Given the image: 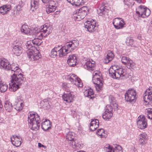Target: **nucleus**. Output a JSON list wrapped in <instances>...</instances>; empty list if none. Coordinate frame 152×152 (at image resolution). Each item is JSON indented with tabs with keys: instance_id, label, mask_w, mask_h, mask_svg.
Instances as JSON below:
<instances>
[{
	"instance_id": "obj_11",
	"label": "nucleus",
	"mask_w": 152,
	"mask_h": 152,
	"mask_svg": "<svg viewBox=\"0 0 152 152\" xmlns=\"http://www.w3.org/2000/svg\"><path fill=\"white\" fill-rule=\"evenodd\" d=\"M136 12L139 17L144 18L149 15L151 12L150 10L145 6L140 5L136 9Z\"/></svg>"
},
{
	"instance_id": "obj_19",
	"label": "nucleus",
	"mask_w": 152,
	"mask_h": 152,
	"mask_svg": "<svg viewBox=\"0 0 152 152\" xmlns=\"http://www.w3.org/2000/svg\"><path fill=\"white\" fill-rule=\"evenodd\" d=\"M10 139L12 144L14 146L18 147L20 145L21 143V138L20 137L13 135L11 137Z\"/></svg>"
},
{
	"instance_id": "obj_38",
	"label": "nucleus",
	"mask_w": 152,
	"mask_h": 152,
	"mask_svg": "<svg viewBox=\"0 0 152 152\" xmlns=\"http://www.w3.org/2000/svg\"><path fill=\"white\" fill-rule=\"evenodd\" d=\"M114 147L113 148V152H122V148L120 145H115Z\"/></svg>"
},
{
	"instance_id": "obj_24",
	"label": "nucleus",
	"mask_w": 152,
	"mask_h": 152,
	"mask_svg": "<svg viewBox=\"0 0 152 152\" xmlns=\"http://www.w3.org/2000/svg\"><path fill=\"white\" fill-rule=\"evenodd\" d=\"M75 133L72 132H69L67 134L66 136V142H67L69 145L71 144L75 140Z\"/></svg>"
},
{
	"instance_id": "obj_30",
	"label": "nucleus",
	"mask_w": 152,
	"mask_h": 152,
	"mask_svg": "<svg viewBox=\"0 0 152 152\" xmlns=\"http://www.w3.org/2000/svg\"><path fill=\"white\" fill-rule=\"evenodd\" d=\"M94 92L91 88H90V89L86 90L84 92V94L85 96L88 97L90 99H92L94 97Z\"/></svg>"
},
{
	"instance_id": "obj_39",
	"label": "nucleus",
	"mask_w": 152,
	"mask_h": 152,
	"mask_svg": "<svg viewBox=\"0 0 152 152\" xmlns=\"http://www.w3.org/2000/svg\"><path fill=\"white\" fill-rule=\"evenodd\" d=\"M48 7H47L46 10V12L47 13L49 14L53 12L56 10V7H51L48 5Z\"/></svg>"
},
{
	"instance_id": "obj_43",
	"label": "nucleus",
	"mask_w": 152,
	"mask_h": 152,
	"mask_svg": "<svg viewBox=\"0 0 152 152\" xmlns=\"http://www.w3.org/2000/svg\"><path fill=\"white\" fill-rule=\"evenodd\" d=\"M133 40L131 37H127L126 39V42L127 45H132L133 43Z\"/></svg>"
},
{
	"instance_id": "obj_22",
	"label": "nucleus",
	"mask_w": 152,
	"mask_h": 152,
	"mask_svg": "<svg viewBox=\"0 0 152 152\" xmlns=\"http://www.w3.org/2000/svg\"><path fill=\"white\" fill-rule=\"evenodd\" d=\"M21 31L22 32H23L26 34L31 35L33 34L34 33L35 30L30 29L28 28V26L26 25H23L21 28Z\"/></svg>"
},
{
	"instance_id": "obj_18",
	"label": "nucleus",
	"mask_w": 152,
	"mask_h": 152,
	"mask_svg": "<svg viewBox=\"0 0 152 152\" xmlns=\"http://www.w3.org/2000/svg\"><path fill=\"white\" fill-rule=\"evenodd\" d=\"M77 60L75 55L71 54L68 58L67 63L69 65L71 66H74L76 65Z\"/></svg>"
},
{
	"instance_id": "obj_15",
	"label": "nucleus",
	"mask_w": 152,
	"mask_h": 152,
	"mask_svg": "<svg viewBox=\"0 0 152 152\" xmlns=\"http://www.w3.org/2000/svg\"><path fill=\"white\" fill-rule=\"evenodd\" d=\"M143 99L146 103H149L152 100V87L147 89L143 95Z\"/></svg>"
},
{
	"instance_id": "obj_28",
	"label": "nucleus",
	"mask_w": 152,
	"mask_h": 152,
	"mask_svg": "<svg viewBox=\"0 0 152 152\" xmlns=\"http://www.w3.org/2000/svg\"><path fill=\"white\" fill-rule=\"evenodd\" d=\"M41 127L42 129L45 131L50 128V121L45 120V121L42 122Z\"/></svg>"
},
{
	"instance_id": "obj_25",
	"label": "nucleus",
	"mask_w": 152,
	"mask_h": 152,
	"mask_svg": "<svg viewBox=\"0 0 152 152\" xmlns=\"http://www.w3.org/2000/svg\"><path fill=\"white\" fill-rule=\"evenodd\" d=\"M87 15V13L83 12H80L78 11V13L73 15L74 18L75 20L79 21L84 18Z\"/></svg>"
},
{
	"instance_id": "obj_48",
	"label": "nucleus",
	"mask_w": 152,
	"mask_h": 152,
	"mask_svg": "<svg viewBox=\"0 0 152 152\" xmlns=\"http://www.w3.org/2000/svg\"><path fill=\"white\" fill-rule=\"evenodd\" d=\"M63 86L66 92H68L69 91H68V90L69 91V90L68 89L70 88V87L69 84L66 83H64L63 84Z\"/></svg>"
},
{
	"instance_id": "obj_56",
	"label": "nucleus",
	"mask_w": 152,
	"mask_h": 152,
	"mask_svg": "<svg viewBox=\"0 0 152 152\" xmlns=\"http://www.w3.org/2000/svg\"><path fill=\"white\" fill-rule=\"evenodd\" d=\"M138 3H141L142 2V0H135Z\"/></svg>"
},
{
	"instance_id": "obj_4",
	"label": "nucleus",
	"mask_w": 152,
	"mask_h": 152,
	"mask_svg": "<svg viewBox=\"0 0 152 152\" xmlns=\"http://www.w3.org/2000/svg\"><path fill=\"white\" fill-rule=\"evenodd\" d=\"M28 115V122L31 129L34 131L38 130L40 125V120L37 114L33 112L29 113Z\"/></svg>"
},
{
	"instance_id": "obj_46",
	"label": "nucleus",
	"mask_w": 152,
	"mask_h": 152,
	"mask_svg": "<svg viewBox=\"0 0 152 152\" xmlns=\"http://www.w3.org/2000/svg\"><path fill=\"white\" fill-rule=\"evenodd\" d=\"M80 80V79L79 77H77L76 79V80H75V82H74L73 84H75L76 86L78 87H83V83L79 84V81Z\"/></svg>"
},
{
	"instance_id": "obj_47",
	"label": "nucleus",
	"mask_w": 152,
	"mask_h": 152,
	"mask_svg": "<svg viewBox=\"0 0 152 152\" xmlns=\"http://www.w3.org/2000/svg\"><path fill=\"white\" fill-rule=\"evenodd\" d=\"M130 59L126 57L123 56L122 58L121 61L124 64H126Z\"/></svg>"
},
{
	"instance_id": "obj_37",
	"label": "nucleus",
	"mask_w": 152,
	"mask_h": 152,
	"mask_svg": "<svg viewBox=\"0 0 152 152\" xmlns=\"http://www.w3.org/2000/svg\"><path fill=\"white\" fill-rule=\"evenodd\" d=\"M145 114L147 116L148 118L152 120V109L150 108L146 109L145 110Z\"/></svg>"
},
{
	"instance_id": "obj_1",
	"label": "nucleus",
	"mask_w": 152,
	"mask_h": 152,
	"mask_svg": "<svg viewBox=\"0 0 152 152\" xmlns=\"http://www.w3.org/2000/svg\"><path fill=\"white\" fill-rule=\"evenodd\" d=\"M41 28L39 31H35L32 34L35 37L32 40V42L35 45H40L42 42V38L48 36L52 32L53 29L52 27L48 23L45 24L41 26Z\"/></svg>"
},
{
	"instance_id": "obj_51",
	"label": "nucleus",
	"mask_w": 152,
	"mask_h": 152,
	"mask_svg": "<svg viewBox=\"0 0 152 152\" xmlns=\"http://www.w3.org/2000/svg\"><path fill=\"white\" fill-rule=\"evenodd\" d=\"M90 129L92 131H94L98 127V125H90Z\"/></svg>"
},
{
	"instance_id": "obj_55",
	"label": "nucleus",
	"mask_w": 152,
	"mask_h": 152,
	"mask_svg": "<svg viewBox=\"0 0 152 152\" xmlns=\"http://www.w3.org/2000/svg\"><path fill=\"white\" fill-rule=\"evenodd\" d=\"M38 146L39 147H44V146L43 145H42L41 143H38Z\"/></svg>"
},
{
	"instance_id": "obj_58",
	"label": "nucleus",
	"mask_w": 152,
	"mask_h": 152,
	"mask_svg": "<svg viewBox=\"0 0 152 152\" xmlns=\"http://www.w3.org/2000/svg\"><path fill=\"white\" fill-rule=\"evenodd\" d=\"M8 152H12L11 151L9 150L8 151Z\"/></svg>"
},
{
	"instance_id": "obj_52",
	"label": "nucleus",
	"mask_w": 152,
	"mask_h": 152,
	"mask_svg": "<svg viewBox=\"0 0 152 152\" xmlns=\"http://www.w3.org/2000/svg\"><path fill=\"white\" fill-rule=\"evenodd\" d=\"M147 140H142V139H139V142L140 144L143 145L147 143Z\"/></svg>"
},
{
	"instance_id": "obj_17",
	"label": "nucleus",
	"mask_w": 152,
	"mask_h": 152,
	"mask_svg": "<svg viewBox=\"0 0 152 152\" xmlns=\"http://www.w3.org/2000/svg\"><path fill=\"white\" fill-rule=\"evenodd\" d=\"M85 27L90 32H92L94 30L96 26V22L94 20L87 21L84 24Z\"/></svg>"
},
{
	"instance_id": "obj_49",
	"label": "nucleus",
	"mask_w": 152,
	"mask_h": 152,
	"mask_svg": "<svg viewBox=\"0 0 152 152\" xmlns=\"http://www.w3.org/2000/svg\"><path fill=\"white\" fill-rule=\"evenodd\" d=\"M88 9L87 8L86 6H83L81 8H80L78 10V12H86L87 13L88 11Z\"/></svg>"
},
{
	"instance_id": "obj_26",
	"label": "nucleus",
	"mask_w": 152,
	"mask_h": 152,
	"mask_svg": "<svg viewBox=\"0 0 152 152\" xmlns=\"http://www.w3.org/2000/svg\"><path fill=\"white\" fill-rule=\"evenodd\" d=\"M114 55L113 53L110 50H108L107 51L106 58L104 60V62L105 63H108L109 62L111 61L114 58Z\"/></svg>"
},
{
	"instance_id": "obj_33",
	"label": "nucleus",
	"mask_w": 152,
	"mask_h": 152,
	"mask_svg": "<svg viewBox=\"0 0 152 152\" xmlns=\"http://www.w3.org/2000/svg\"><path fill=\"white\" fill-rule=\"evenodd\" d=\"M4 106L5 109L9 112L11 111L13 108L12 104L8 101L5 102Z\"/></svg>"
},
{
	"instance_id": "obj_54",
	"label": "nucleus",
	"mask_w": 152,
	"mask_h": 152,
	"mask_svg": "<svg viewBox=\"0 0 152 152\" xmlns=\"http://www.w3.org/2000/svg\"><path fill=\"white\" fill-rule=\"evenodd\" d=\"M50 0H42L43 3L45 4H48V3L49 2V1Z\"/></svg>"
},
{
	"instance_id": "obj_8",
	"label": "nucleus",
	"mask_w": 152,
	"mask_h": 152,
	"mask_svg": "<svg viewBox=\"0 0 152 152\" xmlns=\"http://www.w3.org/2000/svg\"><path fill=\"white\" fill-rule=\"evenodd\" d=\"M101 74L99 71H96L93 73L94 77L93 81L95 85V87L97 91H99L102 88L103 86L102 78L101 77Z\"/></svg>"
},
{
	"instance_id": "obj_57",
	"label": "nucleus",
	"mask_w": 152,
	"mask_h": 152,
	"mask_svg": "<svg viewBox=\"0 0 152 152\" xmlns=\"http://www.w3.org/2000/svg\"><path fill=\"white\" fill-rule=\"evenodd\" d=\"M79 84H81V83H83L81 81V80L80 79V81H79Z\"/></svg>"
},
{
	"instance_id": "obj_5",
	"label": "nucleus",
	"mask_w": 152,
	"mask_h": 152,
	"mask_svg": "<svg viewBox=\"0 0 152 152\" xmlns=\"http://www.w3.org/2000/svg\"><path fill=\"white\" fill-rule=\"evenodd\" d=\"M11 77L12 84H10L9 88L11 91L14 92L20 88L19 86L23 83L25 79L21 73H14Z\"/></svg>"
},
{
	"instance_id": "obj_34",
	"label": "nucleus",
	"mask_w": 152,
	"mask_h": 152,
	"mask_svg": "<svg viewBox=\"0 0 152 152\" xmlns=\"http://www.w3.org/2000/svg\"><path fill=\"white\" fill-rule=\"evenodd\" d=\"M16 100V101H15V103L14 104L15 105H16V106L15 108L17 110L20 111L23 108V103L20 102L19 101L18 102V100Z\"/></svg>"
},
{
	"instance_id": "obj_16",
	"label": "nucleus",
	"mask_w": 152,
	"mask_h": 152,
	"mask_svg": "<svg viewBox=\"0 0 152 152\" xmlns=\"http://www.w3.org/2000/svg\"><path fill=\"white\" fill-rule=\"evenodd\" d=\"M95 62L91 59H87L85 60L84 65V68L89 71L94 70L95 69Z\"/></svg>"
},
{
	"instance_id": "obj_7",
	"label": "nucleus",
	"mask_w": 152,
	"mask_h": 152,
	"mask_svg": "<svg viewBox=\"0 0 152 152\" xmlns=\"http://www.w3.org/2000/svg\"><path fill=\"white\" fill-rule=\"evenodd\" d=\"M1 68L6 70H11L12 73L13 72L14 73H18L20 71V70L17 65L13 63L10 65L9 62L6 59H4L0 61Z\"/></svg>"
},
{
	"instance_id": "obj_42",
	"label": "nucleus",
	"mask_w": 152,
	"mask_h": 152,
	"mask_svg": "<svg viewBox=\"0 0 152 152\" xmlns=\"http://www.w3.org/2000/svg\"><path fill=\"white\" fill-rule=\"evenodd\" d=\"M78 77L75 74H72L69 77L68 79L73 83L75 82V81L76 80L77 78Z\"/></svg>"
},
{
	"instance_id": "obj_20",
	"label": "nucleus",
	"mask_w": 152,
	"mask_h": 152,
	"mask_svg": "<svg viewBox=\"0 0 152 152\" xmlns=\"http://www.w3.org/2000/svg\"><path fill=\"white\" fill-rule=\"evenodd\" d=\"M63 99L64 101L67 102H71L72 101L74 95L73 92L69 91L66 93H64L62 96Z\"/></svg>"
},
{
	"instance_id": "obj_36",
	"label": "nucleus",
	"mask_w": 152,
	"mask_h": 152,
	"mask_svg": "<svg viewBox=\"0 0 152 152\" xmlns=\"http://www.w3.org/2000/svg\"><path fill=\"white\" fill-rule=\"evenodd\" d=\"M58 48H57V47H55L51 50V57L55 58L58 56Z\"/></svg>"
},
{
	"instance_id": "obj_45",
	"label": "nucleus",
	"mask_w": 152,
	"mask_h": 152,
	"mask_svg": "<svg viewBox=\"0 0 152 152\" xmlns=\"http://www.w3.org/2000/svg\"><path fill=\"white\" fill-rule=\"evenodd\" d=\"M139 139H142V140H147L148 138V136L147 134L145 133H142L139 135Z\"/></svg>"
},
{
	"instance_id": "obj_2",
	"label": "nucleus",
	"mask_w": 152,
	"mask_h": 152,
	"mask_svg": "<svg viewBox=\"0 0 152 152\" xmlns=\"http://www.w3.org/2000/svg\"><path fill=\"white\" fill-rule=\"evenodd\" d=\"M78 41L77 40H73L66 43L63 47L58 46L57 48H58V56L61 57L65 56L68 52H71L76 48L78 46Z\"/></svg>"
},
{
	"instance_id": "obj_9",
	"label": "nucleus",
	"mask_w": 152,
	"mask_h": 152,
	"mask_svg": "<svg viewBox=\"0 0 152 152\" xmlns=\"http://www.w3.org/2000/svg\"><path fill=\"white\" fill-rule=\"evenodd\" d=\"M136 91L132 89H129L127 91L125 94V99L126 101L130 104H133L134 103L137 99Z\"/></svg>"
},
{
	"instance_id": "obj_14",
	"label": "nucleus",
	"mask_w": 152,
	"mask_h": 152,
	"mask_svg": "<svg viewBox=\"0 0 152 152\" xmlns=\"http://www.w3.org/2000/svg\"><path fill=\"white\" fill-rule=\"evenodd\" d=\"M137 125L138 128L144 129L147 126L146 119L144 115L140 116L137 118Z\"/></svg>"
},
{
	"instance_id": "obj_50",
	"label": "nucleus",
	"mask_w": 152,
	"mask_h": 152,
	"mask_svg": "<svg viewBox=\"0 0 152 152\" xmlns=\"http://www.w3.org/2000/svg\"><path fill=\"white\" fill-rule=\"evenodd\" d=\"M99 121L97 119H94L92 120L91 121L90 125H97L99 126Z\"/></svg>"
},
{
	"instance_id": "obj_3",
	"label": "nucleus",
	"mask_w": 152,
	"mask_h": 152,
	"mask_svg": "<svg viewBox=\"0 0 152 152\" xmlns=\"http://www.w3.org/2000/svg\"><path fill=\"white\" fill-rule=\"evenodd\" d=\"M109 101L110 105H107L106 106L105 111L102 116L103 118L105 120H108L112 117L113 115V109L115 110H118V105L115 102L114 98L112 96H110Z\"/></svg>"
},
{
	"instance_id": "obj_6",
	"label": "nucleus",
	"mask_w": 152,
	"mask_h": 152,
	"mask_svg": "<svg viewBox=\"0 0 152 152\" xmlns=\"http://www.w3.org/2000/svg\"><path fill=\"white\" fill-rule=\"evenodd\" d=\"M26 48L28 49L27 53L28 58L33 61L39 60L41 57V56L35 49L34 46H32L30 41H28L26 44Z\"/></svg>"
},
{
	"instance_id": "obj_23",
	"label": "nucleus",
	"mask_w": 152,
	"mask_h": 152,
	"mask_svg": "<svg viewBox=\"0 0 152 152\" xmlns=\"http://www.w3.org/2000/svg\"><path fill=\"white\" fill-rule=\"evenodd\" d=\"M109 10L105 8L104 5L101 6L100 8L97 10L98 14L100 16L105 17L108 15Z\"/></svg>"
},
{
	"instance_id": "obj_41",
	"label": "nucleus",
	"mask_w": 152,
	"mask_h": 152,
	"mask_svg": "<svg viewBox=\"0 0 152 152\" xmlns=\"http://www.w3.org/2000/svg\"><path fill=\"white\" fill-rule=\"evenodd\" d=\"M127 64V67L130 69L134 68L135 65V63L130 59L129 60Z\"/></svg>"
},
{
	"instance_id": "obj_12",
	"label": "nucleus",
	"mask_w": 152,
	"mask_h": 152,
	"mask_svg": "<svg viewBox=\"0 0 152 152\" xmlns=\"http://www.w3.org/2000/svg\"><path fill=\"white\" fill-rule=\"evenodd\" d=\"M19 41L16 40L13 42L14 46L12 49V52L15 56H18L22 53L23 48L20 45Z\"/></svg>"
},
{
	"instance_id": "obj_13",
	"label": "nucleus",
	"mask_w": 152,
	"mask_h": 152,
	"mask_svg": "<svg viewBox=\"0 0 152 152\" xmlns=\"http://www.w3.org/2000/svg\"><path fill=\"white\" fill-rule=\"evenodd\" d=\"M113 23L115 28L117 29H121L124 27L125 23L121 18H118L113 20Z\"/></svg>"
},
{
	"instance_id": "obj_44",
	"label": "nucleus",
	"mask_w": 152,
	"mask_h": 152,
	"mask_svg": "<svg viewBox=\"0 0 152 152\" xmlns=\"http://www.w3.org/2000/svg\"><path fill=\"white\" fill-rule=\"evenodd\" d=\"M112 147L108 144H106L104 148V150L107 152H111L113 150Z\"/></svg>"
},
{
	"instance_id": "obj_40",
	"label": "nucleus",
	"mask_w": 152,
	"mask_h": 152,
	"mask_svg": "<svg viewBox=\"0 0 152 152\" xmlns=\"http://www.w3.org/2000/svg\"><path fill=\"white\" fill-rule=\"evenodd\" d=\"M57 4H58L56 0H50L47 5L50 6L51 7H57Z\"/></svg>"
},
{
	"instance_id": "obj_21",
	"label": "nucleus",
	"mask_w": 152,
	"mask_h": 152,
	"mask_svg": "<svg viewBox=\"0 0 152 152\" xmlns=\"http://www.w3.org/2000/svg\"><path fill=\"white\" fill-rule=\"evenodd\" d=\"M11 10V6L10 5H4L0 7V13L3 15H6Z\"/></svg>"
},
{
	"instance_id": "obj_10",
	"label": "nucleus",
	"mask_w": 152,
	"mask_h": 152,
	"mask_svg": "<svg viewBox=\"0 0 152 152\" xmlns=\"http://www.w3.org/2000/svg\"><path fill=\"white\" fill-rule=\"evenodd\" d=\"M109 72L111 77L115 79L119 78L121 77H124L126 74L125 70L121 68L115 70L113 68L111 67L109 69Z\"/></svg>"
},
{
	"instance_id": "obj_29",
	"label": "nucleus",
	"mask_w": 152,
	"mask_h": 152,
	"mask_svg": "<svg viewBox=\"0 0 152 152\" xmlns=\"http://www.w3.org/2000/svg\"><path fill=\"white\" fill-rule=\"evenodd\" d=\"M69 145L72 147L73 148L76 149H80L81 147V145L79 143V142L78 141V140L75 139L73 142L71 144Z\"/></svg>"
},
{
	"instance_id": "obj_53",
	"label": "nucleus",
	"mask_w": 152,
	"mask_h": 152,
	"mask_svg": "<svg viewBox=\"0 0 152 152\" xmlns=\"http://www.w3.org/2000/svg\"><path fill=\"white\" fill-rule=\"evenodd\" d=\"M132 0H124V2L125 4L129 6L131 5Z\"/></svg>"
},
{
	"instance_id": "obj_35",
	"label": "nucleus",
	"mask_w": 152,
	"mask_h": 152,
	"mask_svg": "<svg viewBox=\"0 0 152 152\" xmlns=\"http://www.w3.org/2000/svg\"><path fill=\"white\" fill-rule=\"evenodd\" d=\"M96 134L99 136H100L101 138H104L107 135L106 134L102 129H98L96 132Z\"/></svg>"
},
{
	"instance_id": "obj_27",
	"label": "nucleus",
	"mask_w": 152,
	"mask_h": 152,
	"mask_svg": "<svg viewBox=\"0 0 152 152\" xmlns=\"http://www.w3.org/2000/svg\"><path fill=\"white\" fill-rule=\"evenodd\" d=\"M72 5H75L76 6H80L83 5L84 3V0H66Z\"/></svg>"
},
{
	"instance_id": "obj_32",
	"label": "nucleus",
	"mask_w": 152,
	"mask_h": 152,
	"mask_svg": "<svg viewBox=\"0 0 152 152\" xmlns=\"http://www.w3.org/2000/svg\"><path fill=\"white\" fill-rule=\"evenodd\" d=\"M39 3V0H31V9L34 11V9H36L37 8Z\"/></svg>"
},
{
	"instance_id": "obj_31",
	"label": "nucleus",
	"mask_w": 152,
	"mask_h": 152,
	"mask_svg": "<svg viewBox=\"0 0 152 152\" xmlns=\"http://www.w3.org/2000/svg\"><path fill=\"white\" fill-rule=\"evenodd\" d=\"M8 87V85L5 82L1 81L0 79V89L1 92L3 93L6 91Z\"/></svg>"
}]
</instances>
